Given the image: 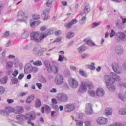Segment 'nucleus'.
I'll return each instance as SVG.
<instances>
[{"label": "nucleus", "mask_w": 126, "mask_h": 126, "mask_svg": "<svg viewBox=\"0 0 126 126\" xmlns=\"http://www.w3.org/2000/svg\"><path fill=\"white\" fill-rule=\"evenodd\" d=\"M101 24V22H98L97 23H94L93 24V28H94V27H97V26H99L100 24Z\"/></svg>", "instance_id": "obj_50"}, {"label": "nucleus", "mask_w": 126, "mask_h": 126, "mask_svg": "<svg viewBox=\"0 0 126 126\" xmlns=\"http://www.w3.org/2000/svg\"><path fill=\"white\" fill-rule=\"evenodd\" d=\"M96 94L98 97H103L105 95V91L102 88H98L96 89Z\"/></svg>", "instance_id": "obj_14"}, {"label": "nucleus", "mask_w": 126, "mask_h": 126, "mask_svg": "<svg viewBox=\"0 0 126 126\" xmlns=\"http://www.w3.org/2000/svg\"><path fill=\"white\" fill-rule=\"evenodd\" d=\"M57 99L60 102L65 103V102H67V100H68V96L65 94H61L57 97Z\"/></svg>", "instance_id": "obj_4"}, {"label": "nucleus", "mask_w": 126, "mask_h": 126, "mask_svg": "<svg viewBox=\"0 0 126 126\" xmlns=\"http://www.w3.org/2000/svg\"><path fill=\"white\" fill-rule=\"evenodd\" d=\"M90 11V8L88 6H86L84 9V13L87 14Z\"/></svg>", "instance_id": "obj_35"}, {"label": "nucleus", "mask_w": 126, "mask_h": 126, "mask_svg": "<svg viewBox=\"0 0 126 126\" xmlns=\"http://www.w3.org/2000/svg\"><path fill=\"white\" fill-rule=\"evenodd\" d=\"M23 112H24V109L22 106H16L14 108V113L15 114H22Z\"/></svg>", "instance_id": "obj_16"}, {"label": "nucleus", "mask_w": 126, "mask_h": 126, "mask_svg": "<svg viewBox=\"0 0 126 126\" xmlns=\"http://www.w3.org/2000/svg\"><path fill=\"white\" fill-rule=\"evenodd\" d=\"M31 40L37 42V43H41L44 41L45 38H47V35L44 33H41L39 32H32L30 34Z\"/></svg>", "instance_id": "obj_2"}, {"label": "nucleus", "mask_w": 126, "mask_h": 126, "mask_svg": "<svg viewBox=\"0 0 126 126\" xmlns=\"http://www.w3.org/2000/svg\"><path fill=\"white\" fill-rule=\"evenodd\" d=\"M61 33H62V32L61 31H60V30L57 31L55 32V35L56 36H59V35H61Z\"/></svg>", "instance_id": "obj_61"}, {"label": "nucleus", "mask_w": 126, "mask_h": 126, "mask_svg": "<svg viewBox=\"0 0 126 126\" xmlns=\"http://www.w3.org/2000/svg\"><path fill=\"white\" fill-rule=\"evenodd\" d=\"M87 44L89 46H95V43L91 40H89L87 41Z\"/></svg>", "instance_id": "obj_39"}, {"label": "nucleus", "mask_w": 126, "mask_h": 126, "mask_svg": "<svg viewBox=\"0 0 126 126\" xmlns=\"http://www.w3.org/2000/svg\"><path fill=\"white\" fill-rule=\"evenodd\" d=\"M34 105L35 108H40L42 106V102L39 99H36L35 100Z\"/></svg>", "instance_id": "obj_25"}, {"label": "nucleus", "mask_w": 126, "mask_h": 126, "mask_svg": "<svg viewBox=\"0 0 126 126\" xmlns=\"http://www.w3.org/2000/svg\"><path fill=\"white\" fill-rule=\"evenodd\" d=\"M50 19V16H49V10H45L43 12V20H48Z\"/></svg>", "instance_id": "obj_23"}, {"label": "nucleus", "mask_w": 126, "mask_h": 126, "mask_svg": "<svg viewBox=\"0 0 126 126\" xmlns=\"http://www.w3.org/2000/svg\"><path fill=\"white\" fill-rule=\"evenodd\" d=\"M53 1H54V0H48L46 3L47 6L51 7V6H52V4H53Z\"/></svg>", "instance_id": "obj_38"}, {"label": "nucleus", "mask_w": 126, "mask_h": 126, "mask_svg": "<svg viewBox=\"0 0 126 126\" xmlns=\"http://www.w3.org/2000/svg\"><path fill=\"white\" fill-rule=\"evenodd\" d=\"M13 67V62L9 61L6 63V69H11Z\"/></svg>", "instance_id": "obj_26"}, {"label": "nucleus", "mask_w": 126, "mask_h": 126, "mask_svg": "<svg viewBox=\"0 0 126 126\" xmlns=\"http://www.w3.org/2000/svg\"><path fill=\"white\" fill-rule=\"evenodd\" d=\"M5 110L6 111V115H9L10 113H14V108L11 107H6Z\"/></svg>", "instance_id": "obj_21"}, {"label": "nucleus", "mask_w": 126, "mask_h": 126, "mask_svg": "<svg viewBox=\"0 0 126 126\" xmlns=\"http://www.w3.org/2000/svg\"><path fill=\"white\" fill-rule=\"evenodd\" d=\"M36 86H37V87L39 89H42V84L41 83H37L36 84Z\"/></svg>", "instance_id": "obj_58"}, {"label": "nucleus", "mask_w": 126, "mask_h": 126, "mask_svg": "<svg viewBox=\"0 0 126 126\" xmlns=\"http://www.w3.org/2000/svg\"><path fill=\"white\" fill-rule=\"evenodd\" d=\"M52 104H58V100H57V99H56L55 98H52Z\"/></svg>", "instance_id": "obj_56"}, {"label": "nucleus", "mask_w": 126, "mask_h": 126, "mask_svg": "<svg viewBox=\"0 0 126 126\" xmlns=\"http://www.w3.org/2000/svg\"><path fill=\"white\" fill-rule=\"evenodd\" d=\"M25 118V116L24 115H18L17 116V120L18 122H22L23 121V119Z\"/></svg>", "instance_id": "obj_32"}, {"label": "nucleus", "mask_w": 126, "mask_h": 126, "mask_svg": "<svg viewBox=\"0 0 126 126\" xmlns=\"http://www.w3.org/2000/svg\"><path fill=\"white\" fill-rule=\"evenodd\" d=\"M115 34H116V32H115V31H114V30H112L110 34V37L113 38V37L115 36Z\"/></svg>", "instance_id": "obj_47"}, {"label": "nucleus", "mask_w": 126, "mask_h": 126, "mask_svg": "<svg viewBox=\"0 0 126 126\" xmlns=\"http://www.w3.org/2000/svg\"><path fill=\"white\" fill-rule=\"evenodd\" d=\"M68 82L69 83V86L71 87V88H77L78 86H79V84L76 79L70 77L68 79Z\"/></svg>", "instance_id": "obj_3"}, {"label": "nucleus", "mask_w": 126, "mask_h": 126, "mask_svg": "<svg viewBox=\"0 0 126 126\" xmlns=\"http://www.w3.org/2000/svg\"><path fill=\"white\" fill-rule=\"evenodd\" d=\"M32 71L33 72V73H36V72L38 71V68L36 67H32Z\"/></svg>", "instance_id": "obj_53"}, {"label": "nucleus", "mask_w": 126, "mask_h": 126, "mask_svg": "<svg viewBox=\"0 0 126 126\" xmlns=\"http://www.w3.org/2000/svg\"><path fill=\"white\" fill-rule=\"evenodd\" d=\"M29 36V33L28 32H25L22 35V37L23 39H27Z\"/></svg>", "instance_id": "obj_40"}, {"label": "nucleus", "mask_w": 126, "mask_h": 126, "mask_svg": "<svg viewBox=\"0 0 126 126\" xmlns=\"http://www.w3.org/2000/svg\"><path fill=\"white\" fill-rule=\"evenodd\" d=\"M17 74H18V70L17 69H15L14 71L12 73V75L14 76V77H16V76H17Z\"/></svg>", "instance_id": "obj_49"}, {"label": "nucleus", "mask_w": 126, "mask_h": 126, "mask_svg": "<svg viewBox=\"0 0 126 126\" xmlns=\"http://www.w3.org/2000/svg\"><path fill=\"white\" fill-rule=\"evenodd\" d=\"M96 122L99 126H105L108 123V119L100 117L96 119Z\"/></svg>", "instance_id": "obj_6"}, {"label": "nucleus", "mask_w": 126, "mask_h": 126, "mask_svg": "<svg viewBox=\"0 0 126 126\" xmlns=\"http://www.w3.org/2000/svg\"><path fill=\"white\" fill-rule=\"evenodd\" d=\"M52 107L54 110H57L58 109V105L57 104H52Z\"/></svg>", "instance_id": "obj_64"}, {"label": "nucleus", "mask_w": 126, "mask_h": 126, "mask_svg": "<svg viewBox=\"0 0 126 126\" xmlns=\"http://www.w3.org/2000/svg\"><path fill=\"white\" fill-rule=\"evenodd\" d=\"M26 120H34L36 118V114L33 112H31L28 113L26 116H25Z\"/></svg>", "instance_id": "obj_15"}, {"label": "nucleus", "mask_w": 126, "mask_h": 126, "mask_svg": "<svg viewBox=\"0 0 126 126\" xmlns=\"http://www.w3.org/2000/svg\"><path fill=\"white\" fill-rule=\"evenodd\" d=\"M76 122H77L76 123L77 126H83V119L82 118L78 116L75 119Z\"/></svg>", "instance_id": "obj_19"}, {"label": "nucleus", "mask_w": 126, "mask_h": 126, "mask_svg": "<svg viewBox=\"0 0 126 126\" xmlns=\"http://www.w3.org/2000/svg\"><path fill=\"white\" fill-rule=\"evenodd\" d=\"M7 102L8 104H12V103H14V100L11 99H7Z\"/></svg>", "instance_id": "obj_54"}, {"label": "nucleus", "mask_w": 126, "mask_h": 126, "mask_svg": "<svg viewBox=\"0 0 126 126\" xmlns=\"http://www.w3.org/2000/svg\"><path fill=\"white\" fill-rule=\"evenodd\" d=\"M28 94V93H24V92H22L20 94H18V97H23L24 96H26Z\"/></svg>", "instance_id": "obj_43"}, {"label": "nucleus", "mask_w": 126, "mask_h": 126, "mask_svg": "<svg viewBox=\"0 0 126 126\" xmlns=\"http://www.w3.org/2000/svg\"><path fill=\"white\" fill-rule=\"evenodd\" d=\"M77 22V20H76V19H73L71 21V22L65 23L64 26L67 28H71V26L73 25V24H75Z\"/></svg>", "instance_id": "obj_18"}, {"label": "nucleus", "mask_w": 126, "mask_h": 126, "mask_svg": "<svg viewBox=\"0 0 126 126\" xmlns=\"http://www.w3.org/2000/svg\"><path fill=\"white\" fill-rule=\"evenodd\" d=\"M31 27H35V26H36V25L35 24V22H32V20H31Z\"/></svg>", "instance_id": "obj_59"}, {"label": "nucleus", "mask_w": 126, "mask_h": 126, "mask_svg": "<svg viewBox=\"0 0 126 126\" xmlns=\"http://www.w3.org/2000/svg\"><path fill=\"white\" fill-rule=\"evenodd\" d=\"M55 82L57 85L63 84V76L61 74H58L55 77Z\"/></svg>", "instance_id": "obj_8"}, {"label": "nucleus", "mask_w": 126, "mask_h": 126, "mask_svg": "<svg viewBox=\"0 0 126 126\" xmlns=\"http://www.w3.org/2000/svg\"><path fill=\"white\" fill-rule=\"evenodd\" d=\"M113 114V110L112 109L110 108H107L105 109L104 111V114L105 116H111V115H112Z\"/></svg>", "instance_id": "obj_22"}, {"label": "nucleus", "mask_w": 126, "mask_h": 126, "mask_svg": "<svg viewBox=\"0 0 126 126\" xmlns=\"http://www.w3.org/2000/svg\"><path fill=\"white\" fill-rule=\"evenodd\" d=\"M79 72L80 74H81V75H83V76H85V77L87 76V75H86V73H85L84 71L80 70L79 71Z\"/></svg>", "instance_id": "obj_52"}, {"label": "nucleus", "mask_w": 126, "mask_h": 126, "mask_svg": "<svg viewBox=\"0 0 126 126\" xmlns=\"http://www.w3.org/2000/svg\"><path fill=\"white\" fill-rule=\"evenodd\" d=\"M12 83H14V84L18 83V79L16 78L13 79L12 80Z\"/></svg>", "instance_id": "obj_57"}, {"label": "nucleus", "mask_w": 126, "mask_h": 126, "mask_svg": "<svg viewBox=\"0 0 126 126\" xmlns=\"http://www.w3.org/2000/svg\"><path fill=\"white\" fill-rule=\"evenodd\" d=\"M112 67L116 73H117V74H121L122 73V68L119 66V64L117 63H113L112 64Z\"/></svg>", "instance_id": "obj_7"}, {"label": "nucleus", "mask_w": 126, "mask_h": 126, "mask_svg": "<svg viewBox=\"0 0 126 126\" xmlns=\"http://www.w3.org/2000/svg\"><path fill=\"white\" fill-rule=\"evenodd\" d=\"M74 36V33L73 32H68L66 35V38L67 39H70V38H72Z\"/></svg>", "instance_id": "obj_37"}, {"label": "nucleus", "mask_w": 126, "mask_h": 126, "mask_svg": "<svg viewBox=\"0 0 126 126\" xmlns=\"http://www.w3.org/2000/svg\"><path fill=\"white\" fill-rule=\"evenodd\" d=\"M0 115L1 116H5V115H6V110H1L0 111Z\"/></svg>", "instance_id": "obj_55"}, {"label": "nucleus", "mask_w": 126, "mask_h": 126, "mask_svg": "<svg viewBox=\"0 0 126 126\" xmlns=\"http://www.w3.org/2000/svg\"><path fill=\"white\" fill-rule=\"evenodd\" d=\"M87 91V87L85 85L84 82H82L81 85L79 88V93H84Z\"/></svg>", "instance_id": "obj_13"}, {"label": "nucleus", "mask_w": 126, "mask_h": 126, "mask_svg": "<svg viewBox=\"0 0 126 126\" xmlns=\"http://www.w3.org/2000/svg\"><path fill=\"white\" fill-rule=\"evenodd\" d=\"M86 50V48L84 46H82L79 48V52H83Z\"/></svg>", "instance_id": "obj_45"}, {"label": "nucleus", "mask_w": 126, "mask_h": 126, "mask_svg": "<svg viewBox=\"0 0 126 126\" xmlns=\"http://www.w3.org/2000/svg\"><path fill=\"white\" fill-rule=\"evenodd\" d=\"M115 52L117 54H121L123 52V49H122V46L118 45L116 47L115 49Z\"/></svg>", "instance_id": "obj_28"}, {"label": "nucleus", "mask_w": 126, "mask_h": 126, "mask_svg": "<svg viewBox=\"0 0 126 126\" xmlns=\"http://www.w3.org/2000/svg\"><path fill=\"white\" fill-rule=\"evenodd\" d=\"M0 81H1V83H6L7 82V77L2 78Z\"/></svg>", "instance_id": "obj_41"}, {"label": "nucleus", "mask_w": 126, "mask_h": 126, "mask_svg": "<svg viewBox=\"0 0 126 126\" xmlns=\"http://www.w3.org/2000/svg\"><path fill=\"white\" fill-rule=\"evenodd\" d=\"M58 61L59 62H63V61H67V59H66L65 58V57L63 56L60 55H59Z\"/></svg>", "instance_id": "obj_31"}, {"label": "nucleus", "mask_w": 126, "mask_h": 126, "mask_svg": "<svg viewBox=\"0 0 126 126\" xmlns=\"http://www.w3.org/2000/svg\"><path fill=\"white\" fill-rule=\"evenodd\" d=\"M88 57V55L86 54H83L81 55V58H83V59H86Z\"/></svg>", "instance_id": "obj_62"}, {"label": "nucleus", "mask_w": 126, "mask_h": 126, "mask_svg": "<svg viewBox=\"0 0 126 126\" xmlns=\"http://www.w3.org/2000/svg\"><path fill=\"white\" fill-rule=\"evenodd\" d=\"M40 81L41 83H45L47 82V80L44 77H41L40 79Z\"/></svg>", "instance_id": "obj_48"}, {"label": "nucleus", "mask_w": 126, "mask_h": 126, "mask_svg": "<svg viewBox=\"0 0 126 126\" xmlns=\"http://www.w3.org/2000/svg\"><path fill=\"white\" fill-rule=\"evenodd\" d=\"M95 63H92L91 65L88 64L86 65V68H89V69H91V70H94L96 68L95 67Z\"/></svg>", "instance_id": "obj_27"}, {"label": "nucleus", "mask_w": 126, "mask_h": 126, "mask_svg": "<svg viewBox=\"0 0 126 126\" xmlns=\"http://www.w3.org/2000/svg\"><path fill=\"white\" fill-rule=\"evenodd\" d=\"M115 126H126V125L124 123H121L120 122L114 123Z\"/></svg>", "instance_id": "obj_46"}, {"label": "nucleus", "mask_w": 126, "mask_h": 126, "mask_svg": "<svg viewBox=\"0 0 126 126\" xmlns=\"http://www.w3.org/2000/svg\"><path fill=\"white\" fill-rule=\"evenodd\" d=\"M46 29H47V27H46L45 26H42L40 28L41 31H45V30H46Z\"/></svg>", "instance_id": "obj_63"}, {"label": "nucleus", "mask_w": 126, "mask_h": 126, "mask_svg": "<svg viewBox=\"0 0 126 126\" xmlns=\"http://www.w3.org/2000/svg\"><path fill=\"white\" fill-rule=\"evenodd\" d=\"M25 14L22 11H19L18 13V16L19 18L21 19L19 20L18 21H20V22H22L23 21H25L28 19V17L27 16H25Z\"/></svg>", "instance_id": "obj_10"}, {"label": "nucleus", "mask_w": 126, "mask_h": 126, "mask_svg": "<svg viewBox=\"0 0 126 126\" xmlns=\"http://www.w3.org/2000/svg\"><path fill=\"white\" fill-rule=\"evenodd\" d=\"M46 33H43V35H46V37H47L48 35H51V34H53V29H50L47 30H46Z\"/></svg>", "instance_id": "obj_33"}, {"label": "nucleus", "mask_w": 126, "mask_h": 126, "mask_svg": "<svg viewBox=\"0 0 126 126\" xmlns=\"http://www.w3.org/2000/svg\"><path fill=\"white\" fill-rule=\"evenodd\" d=\"M75 109V106L73 104H66L64 107V111L66 112V113H69L72 112V111H74Z\"/></svg>", "instance_id": "obj_12"}, {"label": "nucleus", "mask_w": 126, "mask_h": 126, "mask_svg": "<svg viewBox=\"0 0 126 126\" xmlns=\"http://www.w3.org/2000/svg\"><path fill=\"white\" fill-rule=\"evenodd\" d=\"M4 93V88L2 86H0V95Z\"/></svg>", "instance_id": "obj_51"}, {"label": "nucleus", "mask_w": 126, "mask_h": 126, "mask_svg": "<svg viewBox=\"0 0 126 126\" xmlns=\"http://www.w3.org/2000/svg\"><path fill=\"white\" fill-rule=\"evenodd\" d=\"M119 115H122V116H125L126 115V108H122L120 109L118 112Z\"/></svg>", "instance_id": "obj_29"}, {"label": "nucleus", "mask_w": 126, "mask_h": 126, "mask_svg": "<svg viewBox=\"0 0 126 126\" xmlns=\"http://www.w3.org/2000/svg\"><path fill=\"white\" fill-rule=\"evenodd\" d=\"M34 99L35 95L32 94L27 97L26 99V102L28 103V104H30L32 102V101L34 100Z\"/></svg>", "instance_id": "obj_24"}, {"label": "nucleus", "mask_w": 126, "mask_h": 126, "mask_svg": "<svg viewBox=\"0 0 126 126\" xmlns=\"http://www.w3.org/2000/svg\"><path fill=\"white\" fill-rule=\"evenodd\" d=\"M85 113L87 115H92L93 114V108L91 103L86 104Z\"/></svg>", "instance_id": "obj_9"}, {"label": "nucleus", "mask_w": 126, "mask_h": 126, "mask_svg": "<svg viewBox=\"0 0 126 126\" xmlns=\"http://www.w3.org/2000/svg\"><path fill=\"white\" fill-rule=\"evenodd\" d=\"M32 19L37 20L40 19V16L38 14H34L32 15Z\"/></svg>", "instance_id": "obj_44"}, {"label": "nucleus", "mask_w": 126, "mask_h": 126, "mask_svg": "<svg viewBox=\"0 0 126 126\" xmlns=\"http://www.w3.org/2000/svg\"><path fill=\"white\" fill-rule=\"evenodd\" d=\"M119 97L120 99H121V100H122V101H125V100H126V97L124 94H119Z\"/></svg>", "instance_id": "obj_42"}, {"label": "nucleus", "mask_w": 126, "mask_h": 126, "mask_svg": "<svg viewBox=\"0 0 126 126\" xmlns=\"http://www.w3.org/2000/svg\"><path fill=\"white\" fill-rule=\"evenodd\" d=\"M42 62L40 61H36L33 63V65H36V66H40V65H42Z\"/></svg>", "instance_id": "obj_34"}, {"label": "nucleus", "mask_w": 126, "mask_h": 126, "mask_svg": "<svg viewBox=\"0 0 126 126\" xmlns=\"http://www.w3.org/2000/svg\"><path fill=\"white\" fill-rule=\"evenodd\" d=\"M45 111H50V107H49V106H45L44 107H42L41 108V111L42 114H44Z\"/></svg>", "instance_id": "obj_30"}, {"label": "nucleus", "mask_w": 126, "mask_h": 126, "mask_svg": "<svg viewBox=\"0 0 126 126\" xmlns=\"http://www.w3.org/2000/svg\"><path fill=\"white\" fill-rule=\"evenodd\" d=\"M84 83H85V85L89 88V90L94 89V86H93V84L90 81L87 80L84 81Z\"/></svg>", "instance_id": "obj_17"}, {"label": "nucleus", "mask_w": 126, "mask_h": 126, "mask_svg": "<svg viewBox=\"0 0 126 126\" xmlns=\"http://www.w3.org/2000/svg\"><path fill=\"white\" fill-rule=\"evenodd\" d=\"M88 93L90 96L92 97H94L95 96V92H94V91L93 90H88Z\"/></svg>", "instance_id": "obj_36"}, {"label": "nucleus", "mask_w": 126, "mask_h": 126, "mask_svg": "<svg viewBox=\"0 0 126 126\" xmlns=\"http://www.w3.org/2000/svg\"><path fill=\"white\" fill-rule=\"evenodd\" d=\"M25 73L28 74L32 72V66L30 64H27L24 69Z\"/></svg>", "instance_id": "obj_20"}, {"label": "nucleus", "mask_w": 126, "mask_h": 126, "mask_svg": "<svg viewBox=\"0 0 126 126\" xmlns=\"http://www.w3.org/2000/svg\"><path fill=\"white\" fill-rule=\"evenodd\" d=\"M116 40L117 42H121L126 40V33L124 32H120L117 33Z\"/></svg>", "instance_id": "obj_5"}, {"label": "nucleus", "mask_w": 126, "mask_h": 126, "mask_svg": "<svg viewBox=\"0 0 126 126\" xmlns=\"http://www.w3.org/2000/svg\"><path fill=\"white\" fill-rule=\"evenodd\" d=\"M44 64L48 72H53V66H52L51 62H50L49 61H44Z\"/></svg>", "instance_id": "obj_11"}, {"label": "nucleus", "mask_w": 126, "mask_h": 126, "mask_svg": "<svg viewBox=\"0 0 126 126\" xmlns=\"http://www.w3.org/2000/svg\"><path fill=\"white\" fill-rule=\"evenodd\" d=\"M23 77H24V74L23 73H22L19 75L18 79L20 80H21V79H22V78H23Z\"/></svg>", "instance_id": "obj_60"}, {"label": "nucleus", "mask_w": 126, "mask_h": 126, "mask_svg": "<svg viewBox=\"0 0 126 126\" xmlns=\"http://www.w3.org/2000/svg\"><path fill=\"white\" fill-rule=\"evenodd\" d=\"M110 76L111 78H110L108 75H105L104 76L106 86L110 91H115V90H116V88L113 84V83H115L116 80H120V77L113 72L110 73Z\"/></svg>", "instance_id": "obj_1"}]
</instances>
